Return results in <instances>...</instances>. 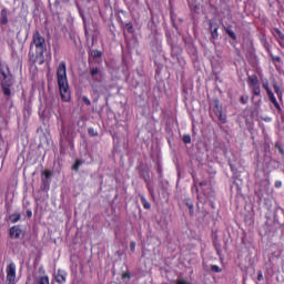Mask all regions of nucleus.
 <instances>
[{"label":"nucleus","mask_w":284,"mask_h":284,"mask_svg":"<svg viewBox=\"0 0 284 284\" xmlns=\"http://www.w3.org/2000/svg\"><path fill=\"white\" fill-rule=\"evenodd\" d=\"M0 81L4 97H11L12 90L10 88L14 85V77L10 72V67L0 60Z\"/></svg>","instance_id":"nucleus-3"},{"label":"nucleus","mask_w":284,"mask_h":284,"mask_svg":"<svg viewBox=\"0 0 284 284\" xmlns=\"http://www.w3.org/2000/svg\"><path fill=\"white\" fill-rule=\"evenodd\" d=\"M241 103L243 105H246L247 101H250V97L247 95H242L241 99H240Z\"/></svg>","instance_id":"nucleus-29"},{"label":"nucleus","mask_w":284,"mask_h":284,"mask_svg":"<svg viewBox=\"0 0 284 284\" xmlns=\"http://www.w3.org/2000/svg\"><path fill=\"white\" fill-rule=\"evenodd\" d=\"M257 281H263V271H257Z\"/></svg>","instance_id":"nucleus-34"},{"label":"nucleus","mask_w":284,"mask_h":284,"mask_svg":"<svg viewBox=\"0 0 284 284\" xmlns=\"http://www.w3.org/2000/svg\"><path fill=\"white\" fill-rule=\"evenodd\" d=\"M90 74L91 77H97V74H99V68H91L90 69Z\"/></svg>","instance_id":"nucleus-28"},{"label":"nucleus","mask_w":284,"mask_h":284,"mask_svg":"<svg viewBox=\"0 0 284 284\" xmlns=\"http://www.w3.org/2000/svg\"><path fill=\"white\" fill-rule=\"evenodd\" d=\"M267 97H268L271 103H273L274 108H276V110H281V104L276 100V97L274 95V92L267 93Z\"/></svg>","instance_id":"nucleus-12"},{"label":"nucleus","mask_w":284,"mask_h":284,"mask_svg":"<svg viewBox=\"0 0 284 284\" xmlns=\"http://www.w3.org/2000/svg\"><path fill=\"white\" fill-rule=\"evenodd\" d=\"M81 165H83V161L75 160L73 165L71 166V170H73V172H79V168H81Z\"/></svg>","instance_id":"nucleus-18"},{"label":"nucleus","mask_w":284,"mask_h":284,"mask_svg":"<svg viewBox=\"0 0 284 284\" xmlns=\"http://www.w3.org/2000/svg\"><path fill=\"white\" fill-rule=\"evenodd\" d=\"M184 204L186 205V207L189 210L190 216H193L194 215V202L192 201V199H190V197L184 199Z\"/></svg>","instance_id":"nucleus-11"},{"label":"nucleus","mask_w":284,"mask_h":284,"mask_svg":"<svg viewBox=\"0 0 284 284\" xmlns=\"http://www.w3.org/2000/svg\"><path fill=\"white\" fill-rule=\"evenodd\" d=\"M54 278H55V283L64 284L68 278V273H65V271L59 268Z\"/></svg>","instance_id":"nucleus-10"},{"label":"nucleus","mask_w":284,"mask_h":284,"mask_svg":"<svg viewBox=\"0 0 284 284\" xmlns=\"http://www.w3.org/2000/svg\"><path fill=\"white\" fill-rule=\"evenodd\" d=\"M88 134H89V136H99V132L97 130H94V128H89Z\"/></svg>","instance_id":"nucleus-24"},{"label":"nucleus","mask_w":284,"mask_h":284,"mask_svg":"<svg viewBox=\"0 0 284 284\" xmlns=\"http://www.w3.org/2000/svg\"><path fill=\"white\" fill-rule=\"evenodd\" d=\"M130 250H131V252H135L136 251V242H131L130 243Z\"/></svg>","instance_id":"nucleus-32"},{"label":"nucleus","mask_w":284,"mask_h":284,"mask_svg":"<svg viewBox=\"0 0 284 284\" xmlns=\"http://www.w3.org/2000/svg\"><path fill=\"white\" fill-rule=\"evenodd\" d=\"M9 236L10 239H23L26 235L23 234V230H21V226L16 225L9 230Z\"/></svg>","instance_id":"nucleus-7"},{"label":"nucleus","mask_w":284,"mask_h":284,"mask_svg":"<svg viewBox=\"0 0 284 284\" xmlns=\"http://www.w3.org/2000/svg\"><path fill=\"white\" fill-rule=\"evenodd\" d=\"M58 88L63 103H70L72 100V92L70 91V84L68 83V69L65 61L59 63L57 69Z\"/></svg>","instance_id":"nucleus-1"},{"label":"nucleus","mask_w":284,"mask_h":284,"mask_svg":"<svg viewBox=\"0 0 284 284\" xmlns=\"http://www.w3.org/2000/svg\"><path fill=\"white\" fill-rule=\"evenodd\" d=\"M275 187L278 190L283 187V182L281 180L275 181Z\"/></svg>","instance_id":"nucleus-33"},{"label":"nucleus","mask_w":284,"mask_h":284,"mask_svg":"<svg viewBox=\"0 0 284 284\" xmlns=\"http://www.w3.org/2000/svg\"><path fill=\"white\" fill-rule=\"evenodd\" d=\"M247 85L253 97H261V81L258 80V75L256 74L248 75Z\"/></svg>","instance_id":"nucleus-4"},{"label":"nucleus","mask_w":284,"mask_h":284,"mask_svg":"<svg viewBox=\"0 0 284 284\" xmlns=\"http://www.w3.org/2000/svg\"><path fill=\"white\" fill-rule=\"evenodd\" d=\"M262 88L266 91V94L272 93V89H270V82L267 80L262 82Z\"/></svg>","instance_id":"nucleus-22"},{"label":"nucleus","mask_w":284,"mask_h":284,"mask_svg":"<svg viewBox=\"0 0 284 284\" xmlns=\"http://www.w3.org/2000/svg\"><path fill=\"white\" fill-rule=\"evenodd\" d=\"M31 49H32V44H31V47H30Z\"/></svg>","instance_id":"nucleus-43"},{"label":"nucleus","mask_w":284,"mask_h":284,"mask_svg":"<svg viewBox=\"0 0 284 284\" xmlns=\"http://www.w3.org/2000/svg\"><path fill=\"white\" fill-rule=\"evenodd\" d=\"M32 44L36 48V52H29V59L31 63H39V65H43L45 63V51L48 47L45 45V38L41 36V32L36 31L32 36Z\"/></svg>","instance_id":"nucleus-2"},{"label":"nucleus","mask_w":284,"mask_h":284,"mask_svg":"<svg viewBox=\"0 0 284 284\" xmlns=\"http://www.w3.org/2000/svg\"><path fill=\"white\" fill-rule=\"evenodd\" d=\"M27 216L28 219H32V210H27Z\"/></svg>","instance_id":"nucleus-37"},{"label":"nucleus","mask_w":284,"mask_h":284,"mask_svg":"<svg viewBox=\"0 0 284 284\" xmlns=\"http://www.w3.org/2000/svg\"><path fill=\"white\" fill-rule=\"evenodd\" d=\"M275 148H276V150H281L283 146L277 142V143H275Z\"/></svg>","instance_id":"nucleus-39"},{"label":"nucleus","mask_w":284,"mask_h":284,"mask_svg":"<svg viewBox=\"0 0 284 284\" xmlns=\"http://www.w3.org/2000/svg\"><path fill=\"white\" fill-rule=\"evenodd\" d=\"M273 88H274L275 94H277V99H280V101H283V91L281 90V87H278L277 84H274Z\"/></svg>","instance_id":"nucleus-16"},{"label":"nucleus","mask_w":284,"mask_h":284,"mask_svg":"<svg viewBox=\"0 0 284 284\" xmlns=\"http://www.w3.org/2000/svg\"><path fill=\"white\" fill-rule=\"evenodd\" d=\"M50 184H51V181H50V180H43V179H41V186H40V190H42V192H49V191H50Z\"/></svg>","instance_id":"nucleus-13"},{"label":"nucleus","mask_w":284,"mask_h":284,"mask_svg":"<svg viewBox=\"0 0 284 284\" xmlns=\"http://www.w3.org/2000/svg\"><path fill=\"white\" fill-rule=\"evenodd\" d=\"M36 284H50V276L43 275L36 280Z\"/></svg>","instance_id":"nucleus-14"},{"label":"nucleus","mask_w":284,"mask_h":284,"mask_svg":"<svg viewBox=\"0 0 284 284\" xmlns=\"http://www.w3.org/2000/svg\"><path fill=\"white\" fill-rule=\"evenodd\" d=\"M82 101L85 105H92V101H90V98L85 95L82 97Z\"/></svg>","instance_id":"nucleus-30"},{"label":"nucleus","mask_w":284,"mask_h":284,"mask_svg":"<svg viewBox=\"0 0 284 284\" xmlns=\"http://www.w3.org/2000/svg\"><path fill=\"white\" fill-rule=\"evenodd\" d=\"M6 284H17V265H14V263L7 265Z\"/></svg>","instance_id":"nucleus-5"},{"label":"nucleus","mask_w":284,"mask_h":284,"mask_svg":"<svg viewBox=\"0 0 284 284\" xmlns=\"http://www.w3.org/2000/svg\"><path fill=\"white\" fill-rule=\"evenodd\" d=\"M192 179H193V185H192V192H196V194H199V184L196 181V178L194 176V174H192Z\"/></svg>","instance_id":"nucleus-23"},{"label":"nucleus","mask_w":284,"mask_h":284,"mask_svg":"<svg viewBox=\"0 0 284 284\" xmlns=\"http://www.w3.org/2000/svg\"><path fill=\"white\" fill-rule=\"evenodd\" d=\"M280 154H282V155H284V149H283V146H282V149H280Z\"/></svg>","instance_id":"nucleus-40"},{"label":"nucleus","mask_w":284,"mask_h":284,"mask_svg":"<svg viewBox=\"0 0 284 284\" xmlns=\"http://www.w3.org/2000/svg\"><path fill=\"white\" fill-rule=\"evenodd\" d=\"M9 221H11V223H19V221H21V213H12L9 215Z\"/></svg>","instance_id":"nucleus-15"},{"label":"nucleus","mask_w":284,"mask_h":284,"mask_svg":"<svg viewBox=\"0 0 284 284\" xmlns=\"http://www.w3.org/2000/svg\"><path fill=\"white\" fill-rule=\"evenodd\" d=\"M124 30H126V32H129V34H133L134 33V26L132 24V22L125 23L124 24Z\"/></svg>","instance_id":"nucleus-20"},{"label":"nucleus","mask_w":284,"mask_h":284,"mask_svg":"<svg viewBox=\"0 0 284 284\" xmlns=\"http://www.w3.org/2000/svg\"><path fill=\"white\" fill-rule=\"evenodd\" d=\"M143 207H144V210H150L151 204L149 202H145V200H144Z\"/></svg>","instance_id":"nucleus-35"},{"label":"nucleus","mask_w":284,"mask_h":284,"mask_svg":"<svg viewBox=\"0 0 284 284\" xmlns=\"http://www.w3.org/2000/svg\"><path fill=\"white\" fill-rule=\"evenodd\" d=\"M31 49H32V44H31V47H30Z\"/></svg>","instance_id":"nucleus-44"},{"label":"nucleus","mask_w":284,"mask_h":284,"mask_svg":"<svg viewBox=\"0 0 284 284\" xmlns=\"http://www.w3.org/2000/svg\"><path fill=\"white\" fill-rule=\"evenodd\" d=\"M91 57H93V59H101V57H103V52H101L100 50H92Z\"/></svg>","instance_id":"nucleus-21"},{"label":"nucleus","mask_w":284,"mask_h":284,"mask_svg":"<svg viewBox=\"0 0 284 284\" xmlns=\"http://www.w3.org/2000/svg\"><path fill=\"white\" fill-rule=\"evenodd\" d=\"M182 141L183 143H186V144L192 143V136H190V134H185L183 135Z\"/></svg>","instance_id":"nucleus-25"},{"label":"nucleus","mask_w":284,"mask_h":284,"mask_svg":"<svg viewBox=\"0 0 284 284\" xmlns=\"http://www.w3.org/2000/svg\"><path fill=\"white\" fill-rule=\"evenodd\" d=\"M213 111L215 116H217V119L222 121V123H225L227 118L223 115V106L221 105V101H219V99L213 100Z\"/></svg>","instance_id":"nucleus-6"},{"label":"nucleus","mask_w":284,"mask_h":284,"mask_svg":"<svg viewBox=\"0 0 284 284\" xmlns=\"http://www.w3.org/2000/svg\"><path fill=\"white\" fill-rule=\"evenodd\" d=\"M205 185H207V180H203L200 182L201 187H205Z\"/></svg>","instance_id":"nucleus-36"},{"label":"nucleus","mask_w":284,"mask_h":284,"mask_svg":"<svg viewBox=\"0 0 284 284\" xmlns=\"http://www.w3.org/2000/svg\"><path fill=\"white\" fill-rule=\"evenodd\" d=\"M211 271L215 272L216 274L223 272V268L219 265H211Z\"/></svg>","instance_id":"nucleus-26"},{"label":"nucleus","mask_w":284,"mask_h":284,"mask_svg":"<svg viewBox=\"0 0 284 284\" xmlns=\"http://www.w3.org/2000/svg\"><path fill=\"white\" fill-rule=\"evenodd\" d=\"M224 30L233 41H236V33L232 31V27H225Z\"/></svg>","instance_id":"nucleus-17"},{"label":"nucleus","mask_w":284,"mask_h":284,"mask_svg":"<svg viewBox=\"0 0 284 284\" xmlns=\"http://www.w3.org/2000/svg\"><path fill=\"white\" fill-rule=\"evenodd\" d=\"M85 37H88V31L84 32Z\"/></svg>","instance_id":"nucleus-42"},{"label":"nucleus","mask_w":284,"mask_h":284,"mask_svg":"<svg viewBox=\"0 0 284 284\" xmlns=\"http://www.w3.org/2000/svg\"><path fill=\"white\" fill-rule=\"evenodd\" d=\"M8 14H10V11L8 10V8H2L0 11V26H8L9 23V19H8Z\"/></svg>","instance_id":"nucleus-9"},{"label":"nucleus","mask_w":284,"mask_h":284,"mask_svg":"<svg viewBox=\"0 0 284 284\" xmlns=\"http://www.w3.org/2000/svg\"><path fill=\"white\" fill-rule=\"evenodd\" d=\"M273 61H276L277 63H281V57H273Z\"/></svg>","instance_id":"nucleus-38"},{"label":"nucleus","mask_w":284,"mask_h":284,"mask_svg":"<svg viewBox=\"0 0 284 284\" xmlns=\"http://www.w3.org/2000/svg\"><path fill=\"white\" fill-rule=\"evenodd\" d=\"M141 201H143V195H140Z\"/></svg>","instance_id":"nucleus-41"},{"label":"nucleus","mask_w":284,"mask_h":284,"mask_svg":"<svg viewBox=\"0 0 284 284\" xmlns=\"http://www.w3.org/2000/svg\"><path fill=\"white\" fill-rule=\"evenodd\" d=\"M274 32L277 34L278 39H281V41H284V34L281 32V29L275 28Z\"/></svg>","instance_id":"nucleus-27"},{"label":"nucleus","mask_w":284,"mask_h":284,"mask_svg":"<svg viewBox=\"0 0 284 284\" xmlns=\"http://www.w3.org/2000/svg\"><path fill=\"white\" fill-rule=\"evenodd\" d=\"M52 171H50V170H44V171H42V180H47V181H50V178L52 176Z\"/></svg>","instance_id":"nucleus-19"},{"label":"nucleus","mask_w":284,"mask_h":284,"mask_svg":"<svg viewBox=\"0 0 284 284\" xmlns=\"http://www.w3.org/2000/svg\"><path fill=\"white\" fill-rule=\"evenodd\" d=\"M132 277V275L130 274V272H125L122 274V280L125 281V278H128L130 281V278Z\"/></svg>","instance_id":"nucleus-31"},{"label":"nucleus","mask_w":284,"mask_h":284,"mask_svg":"<svg viewBox=\"0 0 284 284\" xmlns=\"http://www.w3.org/2000/svg\"><path fill=\"white\" fill-rule=\"evenodd\" d=\"M209 26H210L212 39L214 40L219 39V23L214 20H210Z\"/></svg>","instance_id":"nucleus-8"}]
</instances>
